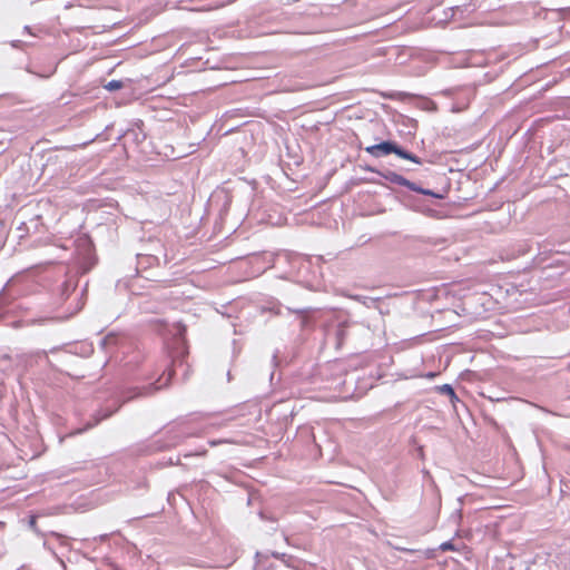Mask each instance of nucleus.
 I'll return each instance as SVG.
<instances>
[{
  "label": "nucleus",
  "mask_w": 570,
  "mask_h": 570,
  "mask_svg": "<svg viewBox=\"0 0 570 570\" xmlns=\"http://www.w3.org/2000/svg\"><path fill=\"white\" fill-rule=\"evenodd\" d=\"M438 549L444 552L449 550H458V547H455L452 542H444L440 544Z\"/></svg>",
  "instance_id": "obj_4"
},
{
  "label": "nucleus",
  "mask_w": 570,
  "mask_h": 570,
  "mask_svg": "<svg viewBox=\"0 0 570 570\" xmlns=\"http://www.w3.org/2000/svg\"><path fill=\"white\" fill-rule=\"evenodd\" d=\"M365 151L376 158L390 154H395L403 159L413 161L419 165L421 164V159L417 156L400 148L396 144L392 141H382L380 144L368 146L365 148Z\"/></svg>",
  "instance_id": "obj_1"
},
{
  "label": "nucleus",
  "mask_w": 570,
  "mask_h": 570,
  "mask_svg": "<svg viewBox=\"0 0 570 570\" xmlns=\"http://www.w3.org/2000/svg\"><path fill=\"white\" fill-rule=\"evenodd\" d=\"M390 544H391L394 549H396V550H401V551H409V552L415 551V549H413V548H409V547L400 546V544H396V543H392V542H390Z\"/></svg>",
  "instance_id": "obj_5"
},
{
  "label": "nucleus",
  "mask_w": 570,
  "mask_h": 570,
  "mask_svg": "<svg viewBox=\"0 0 570 570\" xmlns=\"http://www.w3.org/2000/svg\"><path fill=\"white\" fill-rule=\"evenodd\" d=\"M442 391L444 393H446L448 395H450L451 397H455V393H454V390L452 389V386L445 384L442 386Z\"/></svg>",
  "instance_id": "obj_6"
},
{
  "label": "nucleus",
  "mask_w": 570,
  "mask_h": 570,
  "mask_svg": "<svg viewBox=\"0 0 570 570\" xmlns=\"http://www.w3.org/2000/svg\"><path fill=\"white\" fill-rule=\"evenodd\" d=\"M105 88L110 91L119 90L122 88V82L120 80H111L105 86Z\"/></svg>",
  "instance_id": "obj_3"
},
{
  "label": "nucleus",
  "mask_w": 570,
  "mask_h": 570,
  "mask_svg": "<svg viewBox=\"0 0 570 570\" xmlns=\"http://www.w3.org/2000/svg\"><path fill=\"white\" fill-rule=\"evenodd\" d=\"M76 243L79 256V269L81 273H87L96 262L94 244L90 237L86 234L79 235Z\"/></svg>",
  "instance_id": "obj_2"
},
{
  "label": "nucleus",
  "mask_w": 570,
  "mask_h": 570,
  "mask_svg": "<svg viewBox=\"0 0 570 570\" xmlns=\"http://www.w3.org/2000/svg\"><path fill=\"white\" fill-rule=\"evenodd\" d=\"M424 194L430 195L431 193L429 190H422Z\"/></svg>",
  "instance_id": "obj_7"
}]
</instances>
